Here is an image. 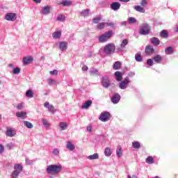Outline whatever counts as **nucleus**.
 I'll return each instance as SVG.
<instances>
[{"label": "nucleus", "instance_id": "41", "mask_svg": "<svg viewBox=\"0 0 178 178\" xmlns=\"http://www.w3.org/2000/svg\"><path fill=\"white\" fill-rule=\"evenodd\" d=\"M101 19H102V17L101 15H99L98 17L93 18L92 21H93L94 24H98V22H99V21H101Z\"/></svg>", "mask_w": 178, "mask_h": 178}, {"label": "nucleus", "instance_id": "2", "mask_svg": "<svg viewBox=\"0 0 178 178\" xmlns=\"http://www.w3.org/2000/svg\"><path fill=\"white\" fill-rule=\"evenodd\" d=\"M115 46L114 43H108V44H106L104 47V53L107 55L114 54L115 51Z\"/></svg>", "mask_w": 178, "mask_h": 178}, {"label": "nucleus", "instance_id": "28", "mask_svg": "<svg viewBox=\"0 0 178 178\" xmlns=\"http://www.w3.org/2000/svg\"><path fill=\"white\" fill-rule=\"evenodd\" d=\"M116 155L118 158H121V156H122V149L120 145H119L117 148Z\"/></svg>", "mask_w": 178, "mask_h": 178}, {"label": "nucleus", "instance_id": "15", "mask_svg": "<svg viewBox=\"0 0 178 178\" xmlns=\"http://www.w3.org/2000/svg\"><path fill=\"white\" fill-rule=\"evenodd\" d=\"M44 108H47L49 112H51V113H54L55 112V108L53 105H50L49 102H44Z\"/></svg>", "mask_w": 178, "mask_h": 178}, {"label": "nucleus", "instance_id": "11", "mask_svg": "<svg viewBox=\"0 0 178 178\" xmlns=\"http://www.w3.org/2000/svg\"><path fill=\"white\" fill-rule=\"evenodd\" d=\"M58 46L61 51H66L67 50L68 43L67 42H60Z\"/></svg>", "mask_w": 178, "mask_h": 178}, {"label": "nucleus", "instance_id": "9", "mask_svg": "<svg viewBox=\"0 0 178 178\" xmlns=\"http://www.w3.org/2000/svg\"><path fill=\"white\" fill-rule=\"evenodd\" d=\"M120 99L121 95L119 94V92H115L113 97H111V102H113V104H118Z\"/></svg>", "mask_w": 178, "mask_h": 178}, {"label": "nucleus", "instance_id": "20", "mask_svg": "<svg viewBox=\"0 0 178 178\" xmlns=\"http://www.w3.org/2000/svg\"><path fill=\"white\" fill-rule=\"evenodd\" d=\"M150 42L154 46H159L160 40L158 38H152Z\"/></svg>", "mask_w": 178, "mask_h": 178}, {"label": "nucleus", "instance_id": "33", "mask_svg": "<svg viewBox=\"0 0 178 178\" xmlns=\"http://www.w3.org/2000/svg\"><path fill=\"white\" fill-rule=\"evenodd\" d=\"M121 66H122V63H120V61H115V63H114L113 67L115 70H118V69H120Z\"/></svg>", "mask_w": 178, "mask_h": 178}, {"label": "nucleus", "instance_id": "59", "mask_svg": "<svg viewBox=\"0 0 178 178\" xmlns=\"http://www.w3.org/2000/svg\"><path fill=\"white\" fill-rule=\"evenodd\" d=\"M4 151H5V148H4L3 145L0 144V154H3V152H4Z\"/></svg>", "mask_w": 178, "mask_h": 178}, {"label": "nucleus", "instance_id": "49", "mask_svg": "<svg viewBox=\"0 0 178 178\" xmlns=\"http://www.w3.org/2000/svg\"><path fill=\"white\" fill-rule=\"evenodd\" d=\"M135 58L138 62H142L143 60V57H141V54H136Z\"/></svg>", "mask_w": 178, "mask_h": 178}, {"label": "nucleus", "instance_id": "56", "mask_svg": "<svg viewBox=\"0 0 178 178\" xmlns=\"http://www.w3.org/2000/svg\"><path fill=\"white\" fill-rule=\"evenodd\" d=\"M106 25H107V26H111L113 28L115 26V24H113V22H106Z\"/></svg>", "mask_w": 178, "mask_h": 178}, {"label": "nucleus", "instance_id": "31", "mask_svg": "<svg viewBox=\"0 0 178 178\" xmlns=\"http://www.w3.org/2000/svg\"><path fill=\"white\" fill-rule=\"evenodd\" d=\"M50 13V6H44L42 9V13L44 15L49 14Z\"/></svg>", "mask_w": 178, "mask_h": 178}, {"label": "nucleus", "instance_id": "61", "mask_svg": "<svg viewBox=\"0 0 178 178\" xmlns=\"http://www.w3.org/2000/svg\"><path fill=\"white\" fill-rule=\"evenodd\" d=\"M82 70H88V66H87V65H83Z\"/></svg>", "mask_w": 178, "mask_h": 178}, {"label": "nucleus", "instance_id": "46", "mask_svg": "<svg viewBox=\"0 0 178 178\" xmlns=\"http://www.w3.org/2000/svg\"><path fill=\"white\" fill-rule=\"evenodd\" d=\"M60 3L64 6H70V4H72V1H69L68 0H63Z\"/></svg>", "mask_w": 178, "mask_h": 178}, {"label": "nucleus", "instance_id": "16", "mask_svg": "<svg viewBox=\"0 0 178 178\" xmlns=\"http://www.w3.org/2000/svg\"><path fill=\"white\" fill-rule=\"evenodd\" d=\"M14 168H16L17 172V177H19L20 172H22V171H23V165L22 164L20 163H16L14 164Z\"/></svg>", "mask_w": 178, "mask_h": 178}, {"label": "nucleus", "instance_id": "27", "mask_svg": "<svg viewBox=\"0 0 178 178\" xmlns=\"http://www.w3.org/2000/svg\"><path fill=\"white\" fill-rule=\"evenodd\" d=\"M61 35L62 33L60 31H56L55 32H54V33H52V37L54 38V39H60Z\"/></svg>", "mask_w": 178, "mask_h": 178}, {"label": "nucleus", "instance_id": "35", "mask_svg": "<svg viewBox=\"0 0 178 178\" xmlns=\"http://www.w3.org/2000/svg\"><path fill=\"white\" fill-rule=\"evenodd\" d=\"M105 156H111L112 155L111 149L109 147L105 148L104 149Z\"/></svg>", "mask_w": 178, "mask_h": 178}, {"label": "nucleus", "instance_id": "52", "mask_svg": "<svg viewBox=\"0 0 178 178\" xmlns=\"http://www.w3.org/2000/svg\"><path fill=\"white\" fill-rule=\"evenodd\" d=\"M140 4H141L142 7L143 8H145V7H146V6H147V0H142Z\"/></svg>", "mask_w": 178, "mask_h": 178}, {"label": "nucleus", "instance_id": "30", "mask_svg": "<svg viewBox=\"0 0 178 178\" xmlns=\"http://www.w3.org/2000/svg\"><path fill=\"white\" fill-rule=\"evenodd\" d=\"M134 9L138 13H145V10L143 8V6H135Z\"/></svg>", "mask_w": 178, "mask_h": 178}, {"label": "nucleus", "instance_id": "29", "mask_svg": "<svg viewBox=\"0 0 178 178\" xmlns=\"http://www.w3.org/2000/svg\"><path fill=\"white\" fill-rule=\"evenodd\" d=\"M42 122L43 125L45 127V128L47 129V130H49L50 129V123L48 122V120H47V119H42Z\"/></svg>", "mask_w": 178, "mask_h": 178}, {"label": "nucleus", "instance_id": "14", "mask_svg": "<svg viewBox=\"0 0 178 178\" xmlns=\"http://www.w3.org/2000/svg\"><path fill=\"white\" fill-rule=\"evenodd\" d=\"M120 7H121V4L120 3H118V1H115L114 3H112L111 4V10H114V11L119 10Z\"/></svg>", "mask_w": 178, "mask_h": 178}, {"label": "nucleus", "instance_id": "45", "mask_svg": "<svg viewBox=\"0 0 178 178\" xmlns=\"http://www.w3.org/2000/svg\"><path fill=\"white\" fill-rule=\"evenodd\" d=\"M60 153V149H58V148H54L52 151V154L53 155H55V156H58Z\"/></svg>", "mask_w": 178, "mask_h": 178}, {"label": "nucleus", "instance_id": "17", "mask_svg": "<svg viewBox=\"0 0 178 178\" xmlns=\"http://www.w3.org/2000/svg\"><path fill=\"white\" fill-rule=\"evenodd\" d=\"M154 53V49L153 46H147L145 47V54L147 55H151V54H153Z\"/></svg>", "mask_w": 178, "mask_h": 178}, {"label": "nucleus", "instance_id": "42", "mask_svg": "<svg viewBox=\"0 0 178 178\" xmlns=\"http://www.w3.org/2000/svg\"><path fill=\"white\" fill-rule=\"evenodd\" d=\"M106 25V22H100L97 25L98 29H104Z\"/></svg>", "mask_w": 178, "mask_h": 178}, {"label": "nucleus", "instance_id": "5", "mask_svg": "<svg viewBox=\"0 0 178 178\" xmlns=\"http://www.w3.org/2000/svg\"><path fill=\"white\" fill-rule=\"evenodd\" d=\"M130 83H131V80H130L129 76H127L126 77H124V79L123 80L122 79V81H120V83H119L118 86L121 90H126L127 88H128Z\"/></svg>", "mask_w": 178, "mask_h": 178}, {"label": "nucleus", "instance_id": "53", "mask_svg": "<svg viewBox=\"0 0 178 178\" xmlns=\"http://www.w3.org/2000/svg\"><path fill=\"white\" fill-rule=\"evenodd\" d=\"M6 147H7V148H8V149H12L13 148H14V144H13V143H10L7 144L6 145Z\"/></svg>", "mask_w": 178, "mask_h": 178}, {"label": "nucleus", "instance_id": "21", "mask_svg": "<svg viewBox=\"0 0 178 178\" xmlns=\"http://www.w3.org/2000/svg\"><path fill=\"white\" fill-rule=\"evenodd\" d=\"M92 104V101L91 99H88L83 104V105H82V108L87 109L89 108V106H91Z\"/></svg>", "mask_w": 178, "mask_h": 178}, {"label": "nucleus", "instance_id": "26", "mask_svg": "<svg viewBox=\"0 0 178 178\" xmlns=\"http://www.w3.org/2000/svg\"><path fill=\"white\" fill-rule=\"evenodd\" d=\"M26 115H27L26 112H24V111L17 112L16 113V116H17V118H21L22 119H26Z\"/></svg>", "mask_w": 178, "mask_h": 178}, {"label": "nucleus", "instance_id": "48", "mask_svg": "<svg viewBox=\"0 0 178 178\" xmlns=\"http://www.w3.org/2000/svg\"><path fill=\"white\" fill-rule=\"evenodd\" d=\"M161 38H168V33L166 31H161V33L160 34Z\"/></svg>", "mask_w": 178, "mask_h": 178}, {"label": "nucleus", "instance_id": "63", "mask_svg": "<svg viewBox=\"0 0 178 178\" xmlns=\"http://www.w3.org/2000/svg\"><path fill=\"white\" fill-rule=\"evenodd\" d=\"M127 178H137V175H134L132 177L131 175H128Z\"/></svg>", "mask_w": 178, "mask_h": 178}, {"label": "nucleus", "instance_id": "25", "mask_svg": "<svg viewBox=\"0 0 178 178\" xmlns=\"http://www.w3.org/2000/svg\"><path fill=\"white\" fill-rule=\"evenodd\" d=\"M60 130H67L68 124L66 122H60L59 124Z\"/></svg>", "mask_w": 178, "mask_h": 178}, {"label": "nucleus", "instance_id": "54", "mask_svg": "<svg viewBox=\"0 0 178 178\" xmlns=\"http://www.w3.org/2000/svg\"><path fill=\"white\" fill-rule=\"evenodd\" d=\"M26 164H33V160H30V159H29V157H26Z\"/></svg>", "mask_w": 178, "mask_h": 178}, {"label": "nucleus", "instance_id": "60", "mask_svg": "<svg viewBox=\"0 0 178 178\" xmlns=\"http://www.w3.org/2000/svg\"><path fill=\"white\" fill-rule=\"evenodd\" d=\"M92 130V126H91V124H89V126L87 127V131H88L89 133H91Z\"/></svg>", "mask_w": 178, "mask_h": 178}, {"label": "nucleus", "instance_id": "19", "mask_svg": "<svg viewBox=\"0 0 178 178\" xmlns=\"http://www.w3.org/2000/svg\"><path fill=\"white\" fill-rule=\"evenodd\" d=\"M99 154H89V156H87V159H89V161H95V159H99Z\"/></svg>", "mask_w": 178, "mask_h": 178}, {"label": "nucleus", "instance_id": "23", "mask_svg": "<svg viewBox=\"0 0 178 178\" xmlns=\"http://www.w3.org/2000/svg\"><path fill=\"white\" fill-rule=\"evenodd\" d=\"M34 58L33 57H24L23 58V63L24 65H28V63H31L33 62Z\"/></svg>", "mask_w": 178, "mask_h": 178}, {"label": "nucleus", "instance_id": "22", "mask_svg": "<svg viewBox=\"0 0 178 178\" xmlns=\"http://www.w3.org/2000/svg\"><path fill=\"white\" fill-rule=\"evenodd\" d=\"M175 53V49L173 47H167L165 50V54L167 55H172Z\"/></svg>", "mask_w": 178, "mask_h": 178}, {"label": "nucleus", "instance_id": "44", "mask_svg": "<svg viewBox=\"0 0 178 178\" xmlns=\"http://www.w3.org/2000/svg\"><path fill=\"white\" fill-rule=\"evenodd\" d=\"M128 22L129 24H136V22H137V19L133 17H130L128 18Z\"/></svg>", "mask_w": 178, "mask_h": 178}, {"label": "nucleus", "instance_id": "55", "mask_svg": "<svg viewBox=\"0 0 178 178\" xmlns=\"http://www.w3.org/2000/svg\"><path fill=\"white\" fill-rule=\"evenodd\" d=\"M97 72H98L97 69H92L91 70H90V73L91 74H95Z\"/></svg>", "mask_w": 178, "mask_h": 178}, {"label": "nucleus", "instance_id": "62", "mask_svg": "<svg viewBox=\"0 0 178 178\" xmlns=\"http://www.w3.org/2000/svg\"><path fill=\"white\" fill-rule=\"evenodd\" d=\"M127 21H123V22H121V25L122 26H126V25H127Z\"/></svg>", "mask_w": 178, "mask_h": 178}, {"label": "nucleus", "instance_id": "24", "mask_svg": "<svg viewBox=\"0 0 178 178\" xmlns=\"http://www.w3.org/2000/svg\"><path fill=\"white\" fill-rule=\"evenodd\" d=\"M145 162H146V163H148V164L154 163V159L153 156H147V157H146V159H145Z\"/></svg>", "mask_w": 178, "mask_h": 178}, {"label": "nucleus", "instance_id": "39", "mask_svg": "<svg viewBox=\"0 0 178 178\" xmlns=\"http://www.w3.org/2000/svg\"><path fill=\"white\" fill-rule=\"evenodd\" d=\"M24 124L27 127L28 129H33V123H31V122H27L26 120L24 121Z\"/></svg>", "mask_w": 178, "mask_h": 178}, {"label": "nucleus", "instance_id": "6", "mask_svg": "<svg viewBox=\"0 0 178 178\" xmlns=\"http://www.w3.org/2000/svg\"><path fill=\"white\" fill-rule=\"evenodd\" d=\"M8 67H10V72L13 74H19L21 72V67H15L14 64H9Z\"/></svg>", "mask_w": 178, "mask_h": 178}, {"label": "nucleus", "instance_id": "36", "mask_svg": "<svg viewBox=\"0 0 178 178\" xmlns=\"http://www.w3.org/2000/svg\"><path fill=\"white\" fill-rule=\"evenodd\" d=\"M90 14V10L88 8H86V10H83L81 12V15H83V17H88Z\"/></svg>", "mask_w": 178, "mask_h": 178}, {"label": "nucleus", "instance_id": "38", "mask_svg": "<svg viewBox=\"0 0 178 178\" xmlns=\"http://www.w3.org/2000/svg\"><path fill=\"white\" fill-rule=\"evenodd\" d=\"M47 83L49 86H55L57 84L56 81L54 79H47Z\"/></svg>", "mask_w": 178, "mask_h": 178}, {"label": "nucleus", "instance_id": "3", "mask_svg": "<svg viewBox=\"0 0 178 178\" xmlns=\"http://www.w3.org/2000/svg\"><path fill=\"white\" fill-rule=\"evenodd\" d=\"M151 26L149 25V24H143L140 26V30H139V34L147 35H149L151 32Z\"/></svg>", "mask_w": 178, "mask_h": 178}, {"label": "nucleus", "instance_id": "34", "mask_svg": "<svg viewBox=\"0 0 178 178\" xmlns=\"http://www.w3.org/2000/svg\"><path fill=\"white\" fill-rule=\"evenodd\" d=\"M65 17L63 14H59L57 16V21H60V22H65Z\"/></svg>", "mask_w": 178, "mask_h": 178}, {"label": "nucleus", "instance_id": "12", "mask_svg": "<svg viewBox=\"0 0 178 178\" xmlns=\"http://www.w3.org/2000/svg\"><path fill=\"white\" fill-rule=\"evenodd\" d=\"M15 135H16V131L15 129H10V128L7 129V131L6 132V136H7V137H15Z\"/></svg>", "mask_w": 178, "mask_h": 178}, {"label": "nucleus", "instance_id": "18", "mask_svg": "<svg viewBox=\"0 0 178 178\" xmlns=\"http://www.w3.org/2000/svg\"><path fill=\"white\" fill-rule=\"evenodd\" d=\"M66 148L69 149V151H74L75 145L72 143V141H68L66 145Z\"/></svg>", "mask_w": 178, "mask_h": 178}, {"label": "nucleus", "instance_id": "43", "mask_svg": "<svg viewBox=\"0 0 178 178\" xmlns=\"http://www.w3.org/2000/svg\"><path fill=\"white\" fill-rule=\"evenodd\" d=\"M11 178H18L17 168H14V171H13V174L11 175Z\"/></svg>", "mask_w": 178, "mask_h": 178}, {"label": "nucleus", "instance_id": "37", "mask_svg": "<svg viewBox=\"0 0 178 178\" xmlns=\"http://www.w3.org/2000/svg\"><path fill=\"white\" fill-rule=\"evenodd\" d=\"M132 147H133V148H135L136 149H138L139 148H140L141 145H140V143H138V141H134L132 143Z\"/></svg>", "mask_w": 178, "mask_h": 178}, {"label": "nucleus", "instance_id": "13", "mask_svg": "<svg viewBox=\"0 0 178 178\" xmlns=\"http://www.w3.org/2000/svg\"><path fill=\"white\" fill-rule=\"evenodd\" d=\"M114 74L115 76V80H117V81H119V83H121L122 79H123L122 72L117 70V72H115Z\"/></svg>", "mask_w": 178, "mask_h": 178}, {"label": "nucleus", "instance_id": "8", "mask_svg": "<svg viewBox=\"0 0 178 178\" xmlns=\"http://www.w3.org/2000/svg\"><path fill=\"white\" fill-rule=\"evenodd\" d=\"M111 83V80L109 79V77H108L107 76H104L102 77V85L103 86V87H104L105 88H108V87H110Z\"/></svg>", "mask_w": 178, "mask_h": 178}, {"label": "nucleus", "instance_id": "10", "mask_svg": "<svg viewBox=\"0 0 178 178\" xmlns=\"http://www.w3.org/2000/svg\"><path fill=\"white\" fill-rule=\"evenodd\" d=\"M5 19H7V21H15V19H17V15L15 13H8L6 15Z\"/></svg>", "mask_w": 178, "mask_h": 178}, {"label": "nucleus", "instance_id": "58", "mask_svg": "<svg viewBox=\"0 0 178 178\" xmlns=\"http://www.w3.org/2000/svg\"><path fill=\"white\" fill-rule=\"evenodd\" d=\"M136 72H129L128 73V77H134V76H135Z\"/></svg>", "mask_w": 178, "mask_h": 178}, {"label": "nucleus", "instance_id": "40", "mask_svg": "<svg viewBox=\"0 0 178 178\" xmlns=\"http://www.w3.org/2000/svg\"><path fill=\"white\" fill-rule=\"evenodd\" d=\"M26 96L29 97V98H33V92L32 90H28L26 92Z\"/></svg>", "mask_w": 178, "mask_h": 178}, {"label": "nucleus", "instance_id": "51", "mask_svg": "<svg viewBox=\"0 0 178 178\" xmlns=\"http://www.w3.org/2000/svg\"><path fill=\"white\" fill-rule=\"evenodd\" d=\"M24 108V104L23 102H21L20 104H17V109H23Z\"/></svg>", "mask_w": 178, "mask_h": 178}, {"label": "nucleus", "instance_id": "32", "mask_svg": "<svg viewBox=\"0 0 178 178\" xmlns=\"http://www.w3.org/2000/svg\"><path fill=\"white\" fill-rule=\"evenodd\" d=\"M153 59L154 62H156L157 63H161L163 58L161 56H160V54H156V56H154Z\"/></svg>", "mask_w": 178, "mask_h": 178}, {"label": "nucleus", "instance_id": "1", "mask_svg": "<svg viewBox=\"0 0 178 178\" xmlns=\"http://www.w3.org/2000/svg\"><path fill=\"white\" fill-rule=\"evenodd\" d=\"M63 170L62 164H49L47 165L46 171L48 174H51L52 175H56L59 174Z\"/></svg>", "mask_w": 178, "mask_h": 178}, {"label": "nucleus", "instance_id": "7", "mask_svg": "<svg viewBox=\"0 0 178 178\" xmlns=\"http://www.w3.org/2000/svg\"><path fill=\"white\" fill-rule=\"evenodd\" d=\"M111 118V113L109 112H102L99 118L101 122H108Z\"/></svg>", "mask_w": 178, "mask_h": 178}, {"label": "nucleus", "instance_id": "4", "mask_svg": "<svg viewBox=\"0 0 178 178\" xmlns=\"http://www.w3.org/2000/svg\"><path fill=\"white\" fill-rule=\"evenodd\" d=\"M112 35H113V31H108V32H106L103 35H101L100 36H99L98 40L99 42H100V43H105L106 42H108L109 39H111V38L112 37Z\"/></svg>", "mask_w": 178, "mask_h": 178}, {"label": "nucleus", "instance_id": "57", "mask_svg": "<svg viewBox=\"0 0 178 178\" xmlns=\"http://www.w3.org/2000/svg\"><path fill=\"white\" fill-rule=\"evenodd\" d=\"M49 73L50 74H58V70L54 69V70H50Z\"/></svg>", "mask_w": 178, "mask_h": 178}, {"label": "nucleus", "instance_id": "50", "mask_svg": "<svg viewBox=\"0 0 178 178\" xmlns=\"http://www.w3.org/2000/svg\"><path fill=\"white\" fill-rule=\"evenodd\" d=\"M147 65H149V66H152V65H154V60H152V58H148Z\"/></svg>", "mask_w": 178, "mask_h": 178}, {"label": "nucleus", "instance_id": "47", "mask_svg": "<svg viewBox=\"0 0 178 178\" xmlns=\"http://www.w3.org/2000/svg\"><path fill=\"white\" fill-rule=\"evenodd\" d=\"M128 43H129L128 40L127 39H124V40H122L121 43V47L124 49L125 46L128 44Z\"/></svg>", "mask_w": 178, "mask_h": 178}, {"label": "nucleus", "instance_id": "64", "mask_svg": "<svg viewBox=\"0 0 178 178\" xmlns=\"http://www.w3.org/2000/svg\"><path fill=\"white\" fill-rule=\"evenodd\" d=\"M35 3H41L42 0H33Z\"/></svg>", "mask_w": 178, "mask_h": 178}]
</instances>
